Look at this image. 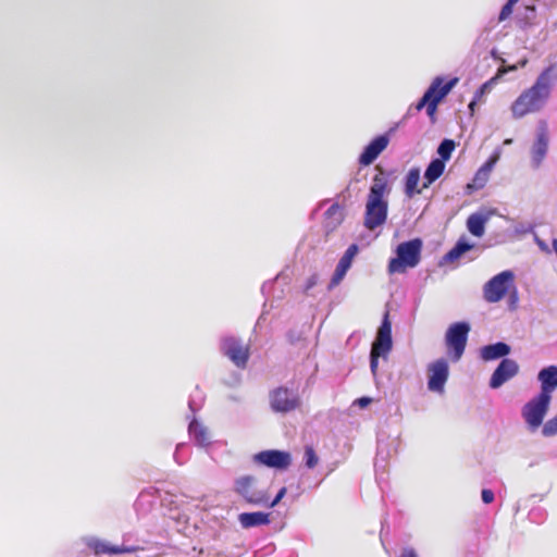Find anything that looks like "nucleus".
Returning <instances> with one entry per match:
<instances>
[{
  "instance_id": "nucleus-47",
  "label": "nucleus",
  "mask_w": 557,
  "mask_h": 557,
  "mask_svg": "<svg viewBox=\"0 0 557 557\" xmlns=\"http://www.w3.org/2000/svg\"><path fill=\"white\" fill-rule=\"evenodd\" d=\"M479 101H480V100H479V99H475V97L473 96L472 100H471V101H470V103L468 104V109H469V111H470L471 115L474 113V111H475V107H476V104H478V102H479Z\"/></svg>"
},
{
  "instance_id": "nucleus-10",
  "label": "nucleus",
  "mask_w": 557,
  "mask_h": 557,
  "mask_svg": "<svg viewBox=\"0 0 557 557\" xmlns=\"http://www.w3.org/2000/svg\"><path fill=\"white\" fill-rule=\"evenodd\" d=\"M398 123L388 129L385 134L379 135L374 137L362 150L358 158V162L360 165L367 166L372 164L377 157L385 150L389 143V135L394 133Z\"/></svg>"
},
{
  "instance_id": "nucleus-39",
  "label": "nucleus",
  "mask_w": 557,
  "mask_h": 557,
  "mask_svg": "<svg viewBox=\"0 0 557 557\" xmlns=\"http://www.w3.org/2000/svg\"><path fill=\"white\" fill-rule=\"evenodd\" d=\"M286 337L290 344L295 345L301 341L302 334H301V332L290 330L287 332Z\"/></svg>"
},
{
  "instance_id": "nucleus-50",
  "label": "nucleus",
  "mask_w": 557,
  "mask_h": 557,
  "mask_svg": "<svg viewBox=\"0 0 557 557\" xmlns=\"http://www.w3.org/2000/svg\"><path fill=\"white\" fill-rule=\"evenodd\" d=\"M518 300V293L517 289L513 288V290L510 293V301L511 304H515Z\"/></svg>"
},
{
  "instance_id": "nucleus-20",
  "label": "nucleus",
  "mask_w": 557,
  "mask_h": 557,
  "mask_svg": "<svg viewBox=\"0 0 557 557\" xmlns=\"http://www.w3.org/2000/svg\"><path fill=\"white\" fill-rule=\"evenodd\" d=\"M188 433L195 444L199 447H208L211 443L207 428L196 419L189 422Z\"/></svg>"
},
{
  "instance_id": "nucleus-14",
  "label": "nucleus",
  "mask_w": 557,
  "mask_h": 557,
  "mask_svg": "<svg viewBox=\"0 0 557 557\" xmlns=\"http://www.w3.org/2000/svg\"><path fill=\"white\" fill-rule=\"evenodd\" d=\"M392 323L389 321V314L386 311L383 315L381 325L377 330L376 338L372 344L370 352L381 355L383 358L392 350Z\"/></svg>"
},
{
  "instance_id": "nucleus-36",
  "label": "nucleus",
  "mask_w": 557,
  "mask_h": 557,
  "mask_svg": "<svg viewBox=\"0 0 557 557\" xmlns=\"http://www.w3.org/2000/svg\"><path fill=\"white\" fill-rule=\"evenodd\" d=\"M496 78L493 77L487 82L483 83L474 92L475 99L481 100L486 94H488L495 83Z\"/></svg>"
},
{
  "instance_id": "nucleus-26",
  "label": "nucleus",
  "mask_w": 557,
  "mask_h": 557,
  "mask_svg": "<svg viewBox=\"0 0 557 557\" xmlns=\"http://www.w3.org/2000/svg\"><path fill=\"white\" fill-rule=\"evenodd\" d=\"M325 228L335 230L344 220L343 209L338 203H333L324 213Z\"/></svg>"
},
{
  "instance_id": "nucleus-53",
  "label": "nucleus",
  "mask_w": 557,
  "mask_h": 557,
  "mask_svg": "<svg viewBox=\"0 0 557 557\" xmlns=\"http://www.w3.org/2000/svg\"><path fill=\"white\" fill-rule=\"evenodd\" d=\"M413 110H414V107H413V108H412V107H410V108L408 109L407 115H410L411 113H413Z\"/></svg>"
},
{
  "instance_id": "nucleus-8",
  "label": "nucleus",
  "mask_w": 557,
  "mask_h": 557,
  "mask_svg": "<svg viewBox=\"0 0 557 557\" xmlns=\"http://www.w3.org/2000/svg\"><path fill=\"white\" fill-rule=\"evenodd\" d=\"M270 408L275 413H288L300 406L297 392L280 386L270 392Z\"/></svg>"
},
{
  "instance_id": "nucleus-4",
  "label": "nucleus",
  "mask_w": 557,
  "mask_h": 557,
  "mask_svg": "<svg viewBox=\"0 0 557 557\" xmlns=\"http://www.w3.org/2000/svg\"><path fill=\"white\" fill-rule=\"evenodd\" d=\"M470 331L471 326L467 321L455 322L448 326L445 333V345L451 361L458 362L461 359Z\"/></svg>"
},
{
  "instance_id": "nucleus-38",
  "label": "nucleus",
  "mask_w": 557,
  "mask_h": 557,
  "mask_svg": "<svg viewBox=\"0 0 557 557\" xmlns=\"http://www.w3.org/2000/svg\"><path fill=\"white\" fill-rule=\"evenodd\" d=\"M516 3L515 0H507L499 12V21L506 20L512 13V8Z\"/></svg>"
},
{
  "instance_id": "nucleus-23",
  "label": "nucleus",
  "mask_w": 557,
  "mask_h": 557,
  "mask_svg": "<svg viewBox=\"0 0 557 557\" xmlns=\"http://www.w3.org/2000/svg\"><path fill=\"white\" fill-rule=\"evenodd\" d=\"M458 83L457 77H453L449 81L445 83V85L441 88L440 92L428 103L426 113L428 115L433 119L438 103L450 92V90L456 86Z\"/></svg>"
},
{
  "instance_id": "nucleus-44",
  "label": "nucleus",
  "mask_w": 557,
  "mask_h": 557,
  "mask_svg": "<svg viewBox=\"0 0 557 557\" xmlns=\"http://www.w3.org/2000/svg\"><path fill=\"white\" fill-rule=\"evenodd\" d=\"M399 557H419L417 550L412 547H404Z\"/></svg>"
},
{
  "instance_id": "nucleus-32",
  "label": "nucleus",
  "mask_w": 557,
  "mask_h": 557,
  "mask_svg": "<svg viewBox=\"0 0 557 557\" xmlns=\"http://www.w3.org/2000/svg\"><path fill=\"white\" fill-rule=\"evenodd\" d=\"M542 434L546 437L557 434V414L544 423Z\"/></svg>"
},
{
  "instance_id": "nucleus-43",
  "label": "nucleus",
  "mask_w": 557,
  "mask_h": 557,
  "mask_svg": "<svg viewBox=\"0 0 557 557\" xmlns=\"http://www.w3.org/2000/svg\"><path fill=\"white\" fill-rule=\"evenodd\" d=\"M371 401H372L371 397L362 396L355 400V405H357L360 408H367L371 404Z\"/></svg>"
},
{
  "instance_id": "nucleus-49",
  "label": "nucleus",
  "mask_w": 557,
  "mask_h": 557,
  "mask_svg": "<svg viewBox=\"0 0 557 557\" xmlns=\"http://www.w3.org/2000/svg\"><path fill=\"white\" fill-rule=\"evenodd\" d=\"M188 407H189V409H190L193 412H195V411H197V410L199 409V405H196V403H195V400H194L193 398H190V399L188 400Z\"/></svg>"
},
{
  "instance_id": "nucleus-28",
  "label": "nucleus",
  "mask_w": 557,
  "mask_h": 557,
  "mask_svg": "<svg viewBox=\"0 0 557 557\" xmlns=\"http://www.w3.org/2000/svg\"><path fill=\"white\" fill-rule=\"evenodd\" d=\"M358 251H359L358 245L357 244H351L346 249V251L344 252L342 258L339 259V261L337 263V267L348 271L350 269L352 260L356 257V255L358 253Z\"/></svg>"
},
{
  "instance_id": "nucleus-1",
  "label": "nucleus",
  "mask_w": 557,
  "mask_h": 557,
  "mask_svg": "<svg viewBox=\"0 0 557 557\" xmlns=\"http://www.w3.org/2000/svg\"><path fill=\"white\" fill-rule=\"evenodd\" d=\"M557 83V65L549 64L524 89L510 106L512 119L520 120L528 114L541 112L548 103Z\"/></svg>"
},
{
  "instance_id": "nucleus-5",
  "label": "nucleus",
  "mask_w": 557,
  "mask_h": 557,
  "mask_svg": "<svg viewBox=\"0 0 557 557\" xmlns=\"http://www.w3.org/2000/svg\"><path fill=\"white\" fill-rule=\"evenodd\" d=\"M234 492L251 506H262L268 500V491L258 487V479L247 474L234 480Z\"/></svg>"
},
{
  "instance_id": "nucleus-13",
  "label": "nucleus",
  "mask_w": 557,
  "mask_h": 557,
  "mask_svg": "<svg viewBox=\"0 0 557 557\" xmlns=\"http://www.w3.org/2000/svg\"><path fill=\"white\" fill-rule=\"evenodd\" d=\"M253 461L275 470H286L292 465V455L285 450L268 449L253 455Z\"/></svg>"
},
{
  "instance_id": "nucleus-48",
  "label": "nucleus",
  "mask_w": 557,
  "mask_h": 557,
  "mask_svg": "<svg viewBox=\"0 0 557 557\" xmlns=\"http://www.w3.org/2000/svg\"><path fill=\"white\" fill-rule=\"evenodd\" d=\"M493 165L486 160L480 168V170H483L484 172H487L488 174L493 170Z\"/></svg>"
},
{
  "instance_id": "nucleus-22",
  "label": "nucleus",
  "mask_w": 557,
  "mask_h": 557,
  "mask_svg": "<svg viewBox=\"0 0 557 557\" xmlns=\"http://www.w3.org/2000/svg\"><path fill=\"white\" fill-rule=\"evenodd\" d=\"M472 248L473 244H470L465 238H459L454 247L443 256L441 264L451 263L458 260L465 252L471 250Z\"/></svg>"
},
{
  "instance_id": "nucleus-31",
  "label": "nucleus",
  "mask_w": 557,
  "mask_h": 557,
  "mask_svg": "<svg viewBox=\"0 0 557 557\" xmlns=\"http://www.w3.org/2000/svg\"><path fill=\"white\" fill-rule=\"evenodd\" d=\"M435 87H436V85H434L433 87H429L424 91L423 96L414 104V111L419 112V111H421L423 108H425L428 106V103L432 100L431 98L434 95Z\"/></svg>"
},
{
  "instance_id": "nucleus-17",
  "label": "nucleus",
  "mask_w": 557,
  "mask_h": 557,
  "mask_svg": "<svg viewBox=\"0 0 557 557\" xmlns=\"http://www.w3.org/2000/svg\"><path fill=\"white\" fill-rule=\"evenodd\" d=\"M537 380L541 382L540 394L552 398V393L557 387V366L543 368L537 374Z\"/></svg>"
},
{
  "instance_id": "nucleus-15",
  "label": "nucleus",
  "mask_w": 557,
  "mask_h": 557,
  "mask_svg": "<svg viewBox=\"0 0 557 557\" xmlns=\"http://www.w3.org/2000/svg\"><path fill=\"white\" fill-rule=\"evenodd\" d=\"M518 372L519 366L517 361L513 359L504 358L492 373L488 385L493 389L499 388L507 381L516 376Z\"/></svg>"
},
{
  "instance_id": "nucleus-25",
  "label": "nucleus",
  "mask_w": 557,
  "mask_h": 557,
  "mask_svg": "<svg viewBox=\"0 0 557 557\" xmlns=\"http://www.w3.org/2000/svg\"><path fill=\"white\" fill-rule=\"evenodd\" d=\"M420 181V169L411 168L405 177V194L408 198H412L414 195L421 193V189L418 188V184Z\"/></svg>"
},
{
  "instance_id": "nucleus-21",
  "label": "nucleus",
  "mask_w": 557,
  "mask_h": 557,
  "mask_svg": "<svg viewBox=\"0 0 557 557\" xmlns=\"http://www.w3.org/2000/svg\"><path fill=\"white\" fill-rule=\"evenodd\" d=\"M444 171L445 163L443 160L432 159L424 171L422 188H429L431 184L442 176Z\"/></svg>"
},
{
  "instance_id": "nucleus-52",
  "label": "nucleus",
  "mask_w": 557,
  "mask_h": 557,
  "mask_svg": "<svg viewBox=\"0 0 557 557\" xmlns=\"http://www.w3.org/2000/svg\"><path fill=\"white\" fill-rule=\"evenodd\" d=\"M552 247H553V250L555 251L556 256H557V238H554L553 242H552Z\"/></svg>"
},
{
  "instance_id": "nucleus-46",
  "label": "nucleus",
  "mask_w": 557,
  "mask_h": 557,
  "mask_svg": "<svg viewBox=\"0 0 557 557\" xmlns=\"http://www.w3.org/2000/svg\"><path fill=\"white\" fill-rule=\"evenodd\" d=\"M317 284V276L312 275L308 278L306 284V290L311 289Z\"/></svg>"
},
{
  "instance_id": "nucleus-54",
  "label": "nucleus",
  "mask_w": 557,
  "mask_h": 557,
  "mask_svg": "<svg viewBox=\"0 0 557 557\" xmlns=\"http://www.w3.org/2000/svg\"><path fill=\"white\" fill-rule=\"evenodd\" d=\"M519 0H515V2H518Z\"/></svg>"
},
{
  "instance_id": "nucleus-6",
  "label": "nucleus",
  "mask_w": 557,
  "mask_h": 557,
  "mask_svg": "<svg viewBox=\"0 0 557 557\" xmlns=\"http://www.w3.org/2000/svg\"><path fill=\"white\" fill-rule=\"evenodd\" d=\"M552 398L537 394L531 398L521 409V416L531 431H535L546 416Z\"/></svg>"
},
{
  "instance_id": "nucleus-16",
  "label": "nucleus",
  "mask_w": 557,
  "mask_h": 557,
  "mask_svg": "<svg viewBox=\"0 0 557 557\" xmlns=\"http://www.w3.org/2000/svg\"><path fill=\"white\" fill-rule=\"evenodd\" d=\"M86 546L94 550L95 555H119L125 553H134L139 549L138 546L112 545L95 536L85 537Z\"/></svg>"
},
{
  "instance_id": "nucleus-29",
  "label": "nucleus",
  "mask_w": 557,
  "mask_h": 557,
  "mask_svg": "<svg viewBox=\"0 0 557 557\" xmlns=\"http://www.w3.org/2000/svg\"><path fill=\"white\" fill-rule=\"evenodd\" d=\"M488 176L490 174L487 172H484L483 170L479 169L473 177L472 184H468L467 188H483L488 181Z\"/></svg>"
},
{
  "instance_id": "nucleus-3",
  "label": "nucleus",
  "mask_w": 557,
  "mask_h": 557,
  "mask_svg": "<svg viewBox=\"0 0 557 557\" xmlns=\"http://www.w3.org/2000/svg\"><path fill=\"white\" fill-rule=\"evenodd\" d=\"M423 242L421 238H413L403 242L395 249L396 256L388 262V272L405 273L407 269L416 268L421 260Z\"/></svg>"
},
{
  "instance_id": "nucleus-34",
  "label": "nucleus",
  "mask_w": 557,
  "mask_h": 557,
  "mask_svg": "<svg viewBox=\"0 0 557 557\" xmlns=\"http://www.w3.org/2000/svg\"><path fill=\"white\" fill-rule=\"evenodd\" d=\"M187 448L186 443H180L176 445L175 451L173 454V458L175 462L180 466L184 465L188 460V456L184 455V449Z\"/></svg>"
},
{
  "instance_id": "nucleus-19",
  "label": "nucleus",
  "mask_w": 557,
  "mask_h": 557,
  "mask_svg": "<svg viewBox=\"0 0 557 557\" xmlns=\"http://www.w3.org/2000/svg\"><path fill=\"white\" fill-rule=\"evenodd\" d=\"M238 522L243 529L267 525L271 522L270 513L262 511L242 512L238 515Z\"/></svg>"
},
{
  "instance_id": "nucleus-9",
  "label": "nucleus",
  "mask_w": 557,
  "mask_h": 557,
  "mask_svg": "<svg viewBox=\"0 0 557 557\" xmlns=\"http://www.w3.org/2000/svg\"><path fill=\"white\" fill-rule=\"evenodd\" d=\"M549 133L548 124L545 120H540L536 125L535 139L530 149L531 166L537 170L548 153Z\"/></svg>"
},
{
  "instance_id": "nucleus-51",
  "label": "nucleus",
  "mask_w": 557,
  "mask_h": 557,
  "mask_svg": "<svg viewBox=\"0 0 557 557\" xmlns=\"http://www.w3.org/2000/svg\"><path fill=\"white\" fill-rule=\"evenodd\" d=\"M498 160V157L497 156H492L487 161L493 165L495 166L496 162Z\"/></svg>"
},
{
  "instance_id": "nucleus-35",
  "label": "nucleus",
  "mask_w": 557,
  "mask_h": 557,
  "mask_svg": "<svg viewBox=\"0 0 557 557\" xmlns=\"http://www.w3.org/2000/svg\"><path fill=\"white\" fill-rule=\"evenodd\" d=\"M346 273H347L346 270H344V269H342V268L336 265V269H335V271H334V273L332 275V278H331V281L329 283L327 288L331 290L335 286H337L342 282V280L345 277Z\"/></svg>"
},
{
  "instance_id": "nucleus-18",
  "label": "nucleus",
  "mask_w": 557,
  "mask_h": 557,
  "mask_svg": "<svg viewBox=\"0 0 557 557\" xmlns=\"http://www.w3.org/2000/svg\"><path fill=\"white\" fill-rule=\"evenodd\" d=\"M511 351V347L505 342L484 345L480 348V358L484 361L504 359Z\"/></svg>"
},
{
  "instance_id": "nucleus-37",
  "label": "nucleus",
  "mask_w": 557,
  "mask_h": 557,
  "mask_svg": "<svg viewBox=\"0 0 557 557\" xmlns=\"http://www.w3.org/2000/svg\"><path fill=\"white\" fill-rule=\"evenodd\" d=\"M286 492L287 490L285 486L281 487L273 499H270V495L268 494V500L261 507L274 508L286 495Z\"/></svg>"
},
{
  "instance_id": "nucleus-30",
  "label": "nucleus",
  "mask_w": 557,
  "mask_h": 557,
  "mask_svg": "<svg viewBox=\"0 0 557 557\" xmlns=\"http://www.w3.org/2000/svg\"><path fill=\"white\" fill-rule=\"evenodd\" d=\"M304 461L307 468L313 469L319 461V457L315 454L312 446L307 445L304 451Z\"/></svg>"
},
{
  "instance_id": "nucleus-12",
  "label": "nucleus",
  "mask_w": 557,
  "mask_h": 557,
  "mask_svg": "<svg viewBox=\"0 0 557 557\" xmlns=\"http://www.w3.org/2000/svg\"><path fill=\"white\" fill-rule=\"evenodd\" d=\"M221 351L236 367H246L249 359V352L248 348L244 346L242 339L234 336L224 337L221 342Z\"/></svg>"
},
{
  "instance_id": "nucleus-27",
  "label": "nucleus",
  "mask_w": 557,
  "mask_h": 557,
  "mask_svg": "<svg viewBox=\"0 0 557 557\" xmlns=\"http://www.w3.org/2000/svg\"><path fill=\"white\" fill-rule=\"evenodd\" d=\"M455 141L453 139L445 138L443 139L437 147L438 158L436 160H443L445 163L450 159L453 151L455 150Z\"/></svg>"
},
{
  "instance_id": "nucleus-24",
  "label": "nucleus",
  "mask_w": 557,
  "mask_h": 557,
  "mask_svg": "<svg viewBox=\"0 0 557 557\" xmlns=\"http://www.w3.org/2000/svg\"><path fill=\"white\" fill-rule=\"evenodd\" d=\"M488 221V215L475 212L467 219V228L475 237H481L485 232V224Z\"/></svg>"
},
{
  "instance_id": "nucleus-11",
  "label": "nucleus",
  "mask_w": 557,
  "mask_h": 557,
  "mask_svg": "<svg viewBox=\"0 0 557 557\" xmlns=\"http://www.w3.org/2000/svg\"><path fill=\"white\" fill-rule=\"evenodd\" d=\"M449 376L448 361L440 358L428 367V388L438 394L444 393L445 384Z\"/></svg>"
},
{
  "instance_id": "nucleus-7",
  "label": "nucleus",
  "mask_w": 557,
  "mask_h": 557,
  "mask_svg": "<svg viewBox=\"0 0 557 557\" xmlns=\"http://www.w3.org/2000/svg\"><path fill=\"white\" fill-rule=\"evenodd\" d=\"M515 274L511 270H505L491 280L483 287L484 299L488 302L502 300L513 285Z\"/></svg>"
},
{
  "instance_id": "nucleus-42",
  "label": "nucleus",
  "mask_w": 557,
  "mask_h": 557,
  "mask_svg": "<svg viewBox=\"0 0 557 557\" xmlns=\"http://www.w3.org/2000/svg\"><path fill=\"white\" fill-rule=\"evenodd\" d=\"M443 83H444V78L441 76H437L433 79V82L431 83V85L429 87H433L434 85H436V87L434 89V95L432 96L431 99H433L440 92L441 88L445 85Z\"/></svg>"
},
{
  "instance_id": "nucleus-41",
  "label": "nucleus",
  "mask_w": 557,
  "mask_h": 557,
  "mask_svg": "<svg viewBox=\"0 0 557 557\" xmlns=\"http://www.w3.org/2000/svg\"><path fill=\"white\" fill-rule=\"evenodd\" d=\"M481 498L484 504H491L495 498L494 492L492 490L484 488L481 492Z\"/></svg>"
},
{
  "instance_id": "nucleus-33",
  "label": "nucleus",
  "mask_w": 557,
  "mask_h": 557,
  "mask_svg": "<svg viewBox=\"0 0 557 557\" xmlns=\"http://www.w3.org/2000/svg\"><path fill=\"white\" fill-rule=\"evenodd\" d=\"M546 517H547V512L542 507H535V508L531 509L530 512H529V519L532 522H535V523H539V524L544 522Z\"/></svg>"
},
{
  "instance_id": "nucleus-40",
  "label": "nucleus",
  "mask_w": 557,
  "mask_h": 557,
  "mask_svg": "<svg viewBox=\"0 0 557 557\" xmlns=\"http://www.w3.org/2000/svg\"><path fill=\"white\" fill-rule=\"evenodd\" d=\"M380 357H382V356L370 352V369H371V372L373 375H376Z\"/></svg>"
},
{
  "instance_id": "nucleus-45",
  "label": "nucleus",
  "mask_w": 557,
  "mask_h": 557,
  "mask_svg": "<svg viewBox=\"0 0 557 557\" xmlns=\"http://www.w3.org/2000/svg\"><path fill=\"white\" fill-rule=\"evenodd\" d=\"M274 282H265L261 286V293L265 296L270 294L271 289L273 288Z\"/></svg>"
},
{
  "instance_id": "nucleus-2",
  "label": "nucleus",
  "mask_w": 557,
  "mask_h": 557,
  "mask_svg": "<svg viewBox=\"0 0 557 557\" xmlns=\"http://www.w3.org/2000/svg\"><path fill=\"white\" fill-rule=\"evenodd\" d=\"M391 191L392 186L384 173L373 176L363 216V225L367 230L374 231L385 224L388 215V196Z\"/></svg>"
}]
</instances>
